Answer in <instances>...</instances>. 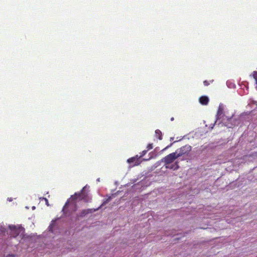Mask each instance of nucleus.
I'll return each instance as SVG.
<instances>
[{"label": "nucleus", "instance_id": "1", "mask_svg": "<svg viewBox=\"0 0 257 257\" xmlns=\"http://www.w3.org/2000/svg\"><path fill=\"white\" fill-rule=\"evenodd\" d=\"M89 186L87 187V186H85L82 189L80 192L75 193V194L73 195H72L70 198L66 202L64 206L63 207V210L64 211L69 203H73L74 204L75 206V209L74 210L75 211L77 210V205L75 200L77 199H79L80 200H82L86 203L91 201L92 199L89 195Z\"/></svg>", "mask_w": 257, "mask_h": 257}, {"label": "nucleus", "instance_id": "2", "mask_svg": "<svg viewBox=\"0 0 257 257\" xmlns=\"http://www.w3.org/2000/svg\"><path fill=\"white\" fill-rule=\"evenodd\" d=\"M190 150L191 147L190 146H183L179 149V153H178V151H177L174 153H171L163 158L162 159V161L165 163V165L170 164L177 158L189 152Z\"/></svg>", "mask_w": 257, "mask_h": 257}, {"label": "nucleus", "instance_id": "3", "mask_svg": "<svg viewBox=\"0 0 257 257\" xmlns=\"http://www.w3.org/2000/svg\"><path fill=\"white\" fill-rule=\"evenodd\" d=\"M9 227L11 230L10 234L13 237H17L20 234H23L25 231L24 228L20 225H10Z\"/></svg>", "mask_w": 257, "mask_h": 257}, {"label": "nucleus", "instance_id": "4", "mask_svg": "<svg viewBox=\"0 0 257 257\" xmlns=\"http://www.w3.org/2000/svg\"><path fill=\"white\" fill-rule=\"evenodd\" d=\"M225 116L224 114V108L222 104H220L218 108V110L216 114L217 119H222Z\"/></svg>", "mask_w": 257, "mask_h": 257}, {"label": "nucleus", "instance_id": "5", "mask_svg": "<svg viewBox=\"0 0 257 257\" xmlns=\"http://www.w3.org/2000/svg\"><path fill=\"white\" fill-rule=\"evenodd\" d=\"M100 207H99L97 209H83L81 211L79 217H83L85 216L87 214L92 213L97 210H98Z\"/></svg>", "mask_w": 257, "mask_h": 257}, {"label": "nucleus", "instance_id": "6", "mask_svg": "<svg viewBox=\"0 0 257 257\" xmlns=\"http://www.w3.org/2000/svg\"><path fill=\"white\" fill-rule=\"evenodd\" d=\"M139 157H138V155H137L135 157H132L131 158H129L128 159H127V162L129 164H131V163H134V165H139L140 164V162H139Z\"/></svg>", "mask_w": 257, "mask_h": 257}, {"label": "nucleus", "instance_id": "7", "mask_svg": "<svg viewBox=\"0 0 257 257\" xmlns=\"http://www.w3.org/2000/svg\"><path fill=\"white\" fill-rule=\"evenodd\" d=\"M209 98L206 96H202L199 99V102L203 105H206L209 103Z\"/></svg>", "mask_w": 257, "mask_h": 257}, {"label": "nucleus", "instance_id": "8", "mask_svg": "<svg viewBox=\"0 0 257 257\" xmlns=\"http://www.w3.org/2000/svg\"><path fill=\"white\" fill-rule=\"evenodd\" d=\"M165 167H166V168H167V169H173L174 170H176L179 169V166L178 165V162H176L174 164H172L171 165H170V164L165 165Z\"/></svg>", "mask_w": 257, "mask_h": 257}, {"label": "nucleus", "instance_id": "9", "mask_svg": "<svg viewBox=\"0 0 257 257\" xmlns=\"http://www.w3.org/2000/svg\"><path fill=\"white\" fill-rule=\"evenodd\" d=\"M155 134H156V136L158 138V139L159 140L162 139V133L159 130H157L155 131Z\"/></svg>", "mask_w": 257, "mask_h": 257}, {"label": "nucleus", "instance_id": "10", "mask_svg": "<svg viewBox=\"0 0 257 257\" xmlns=\"http://www.w3.org/2000/svg\"><path fill=\"white\" fill-rule=\"evenodd\" d=\"M252 76L253 78L255 80V82L257 84V72L256 71H253L252 73Z\"/></svg>", "mask_w": 257, "mask_h": 257}, {"label": "nucleus", "instance_id": "11", "mask_svg": "<svg viewBox=\"0 0 257 257\" xmlns=\"http://www.w3.org/2000/svg\"><path fill=\"white\" fill-rule=\"evenodd\" d=\"M213 81V80H211L210 81H208L207 80H204L203 81V84L205 86H207L210 84V82H212Z\"/></svg>", "mask_w": 257, "mask_h": 257}, {"label": "nucleus", "instance_id": "12", "mask_svg": "<svg viewBox=\"0 0 257 257\" xmlns=\"http://www.w3.org/2000/svg\"><path fill=\"white\" fill-rule=\"evenodd\" d=\"M153 148V144H149L148 145L147 147V149L149 150H151Z\"/></svg>", "mask_w": 257, "mask_h": 257}, {"label": "nucleus", "instance_id": "13", "mask_svg": "<svg viewBox=\"0 0 257 257\" xmlns=\"http://www.w3.org/2000/svg\"><path fill=\"white\" fill-rule=\"evenodd\" d=\"M147 152V151L146 150H145V151H143L141 155V156L139 157V158H140L141 157H142L144 155H145L146 153Z\"/></svg>", "mask_w": 257, "mask_h": 257}, {"label": "nucleus", "instance_id": "14", "mask_svg": "<svg viewBox=\"0 0 257 257\" xmlns=\"http://www.w3.org/2000/svg\"><path fill=\"white\" fill-rule=\"evenodd\" d=\"M45 200H46V204L48 205V200L45 198Z\"/></svg>", "mask_w": 257, "mask_h": 257}, {"label": "nucleus", "instance_id": "15", "mask_svg": "<svg viewBox=\"0 0 257 257\" xmlns=\"http://www.w3.org/2000/svg\"><path fill=\"white\" fill-rule=\"evenodd\" d=\"M173 120H174V118H173V117H172V118H171V120L173 121Z\"/></svg>", "mask_w": 257, "mask_h": 257}, {"label": "nucleus", "instance_id": "16", "mask_svg": "<svg viewBox=\"0 0 257 257\" xmlns=\"http://www.w3.org/2000/svg\"><path fill=\"white\" fill-rule=\"evenodd\" d=\"M105 202H103V203L101 205V206L102 205H103L104 204H105Z\"/></svg>", "mask_w": 257, "mask_h": 257}]
</instances>
